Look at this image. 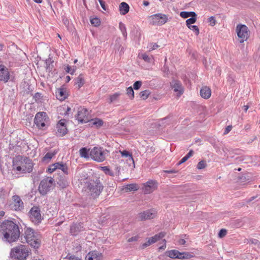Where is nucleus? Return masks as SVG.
<instances>
[{
    "instance_id": "1",
    "label": "nucleus",
    "mask_w": 260,
    "mask_h": 260,
    "mask_svg": "<svg viewBox=\"0 0 260 260\" xmlns=\"http://www.w3.org/2000/svg\"><path fill=\"white\" fill-rule=\"evenodd\" d=\"M1 238L6 242L16 241L20 237L18 225L12 220H6L0 224Z\"/></svg>"
},
{
    "instance_id": "2",
    "label": "nucleus",
    "mask_w": 260,
    "mask_h": 260,
    "mask_svg": "<svg viewBox=\"0 0 260 260\" xmlns=\"http://www.w3.org/2000/svg\"><path fill=\"white\" fill-rule=\"evenodd\" d=\"M33 167L32 160L27 157L18 155L13 158V169L21 173H30L32 171Z\"/></svg>"
},
{
    "instance_id": "3",
    "label": "nucleus",
    "mask_w": 260,
    "mask_h": 260,
    "mask_svg": "<svg viewBox=\"0 0 260 260\" xmlns=\"http://www.w3.org/2000/svg\"><path fill=\"white\" fill-rule=\"evenodd\" d=\"M24 238L26 242L35 249H38L41 245L40 235L30 228L24 229Z\"/></svg>"
},
{
    "instance_id": "4",
    "label": "nucleus",
    "mask_w": 260,
    "mask_h": 260,
    "mask_svg": "<svg viewBox=\"0 0 260 260\" xmlns=\"http://www.w3.org/2000/svg\"><path fill=\"white\" fill-rule=\"evenodd\" d=\"M29 253L28 247L25 245H20L12 249L10 255L14 260H25Z\"/></svg>"
},
{
    "instance_id": "5",
    "label": "nucleus",
    "mask_w": 260,
    "mask_h": 260,
    "mask_svg": "<svg viewBox=\"0 0 260 260\" xmlns=\"http://www.w3.org/2000/svg\"><path fill=\"white\" fill-rule=\"evenodd\" d=\"M87 188L90 196L93 198H96L102 192L104 187L100 178L95 177L89 181Z\"/></svg>"
},
{
    "instance_id": "6",
    "label": "nucleus",
    "mask_w": 260,
    "mask_h": 260,
    "mask_svg": "<svg viewBox=\"0 0 260 260\" xmlns=\"http://www.w3.org/2000/svg\"><path fill=\"white\" fill-rule=\"evenodd\" d=\"M109 151L107 149H104L103 147H94L89 153L91 159L97 162H102L106 159V154Z\"/></svg>"
},
{
    "instance_id": "7",
    "label": "nucleus",
    "mask_w": 260,
    "mask_h": 260,
    "mask_svg": "<svg viewBox=\"0 0 260 260\" xmlns=\"http://www.w3.org/2000/svg\"><path fill=\"white\" fill-rule=\"evenodd\" d=\"M54 184V180L51 177H47L41 181L39 186V191L42 196L46 195Z\"/></svg>"
},
{
    "instance_id": "8",
    "label": "nucleus",
    "mask_w": 260,
    "mask_h": 260,
    "mask_svg": "<svg viewBox=\"0 0 260 260\" xmlns=\"http://www.w3.org/2000/svg\"><path fill=\"white\" fill-rule=\"evenodd\" d=\"M34 123L39 129H45L50 124V119L48 115H36Z\"/></svg>"
},
{
    "instance_id": "9",
    "label": "nucleus",
    "mask_w": 260,
    "mask_h": 260,
    "mask_svg": "<svg viewBox=\"0 0 260 260\" xmlns=\"http://www.w3.org/2000/svg\"><path fill=\"white\" fill-rule=\"evenodd\" d=\"M236 32L238 37L240 39L241 43L246 41L249 37V33L248 28L244 24H238L236 26Z\"/></svg>"
},
{
    "instance_id": "10",
    "label": "nucleus",
    "mask_w": 260,
    "mask_h": 260,
    "mask_svg": "<svg viewBox=\"0 0 260 260\" xmlns=\"http://www.w3.org/2000/svg\"><path fill=\"white\" fill-rule=\"evenodd\" d=\"M29 218L35 224L39 223L43 219L41 214V210L39 207L33 206L29 211Z\"/></svg>"
},
{
    "instance_id": "11",
    "label": "nucleus",
    "mask_w": 260,
    "mask_h": 260,
    "mask_svg": "<svg viewBox=\"0 0 260 260\" xmlns=\"http://www.w3.org/2000/svg\"><path fill=\"white\" fill-rule=\"evenodd\" d=\"M157 212L154 209H151L139 213L137 218L139 221H145L154 218L156 216Z\"/></svg>"
},
{
    "instance_id": "12",
    "label": "nucleus",
    "mask_w": 260,
    "mask_h": 260,
    "mask_svg": "<svg viewBox=\"0 0 260 260\" xmlns=\"http://www.w3.org/2000/svg\"><path fill=\"white\" fill-rule=\"evenodd\" d=\"M149 19L152 25H161L167 22L168 17L166 15L158 13L151 16Z\"/></svg>"
},
{
    "instance_id": "13",
    "label": "nucleus",
    "mask_w": 260,
    "mask_h": 260,
    "mask_svg": "<svg viewBox=\"0 0 260 260\" xmlns=\"http://www.w3.org/2000/svg\"><path fill=\"white\" fill-rule=\"evenodd\" d=\"M67 122V121L65 119H61L57 123L56 135L57 137H63L68 133Z\"/></svg>"
},
{
    "instance_id": "14",
    "label": "nucleus",
    "mask_w": 260,
    "mask_h": 260,
    "mask_svg": "<svg viewBox=\"0 0 260 260\" xmlns=\"http://www.w3.org/2000/svg\"><path fill=\"white\" fill-rule=\"evenodd\" d=\"M81 115H77V119L81 123H85L88 122H90V124L94 125L96 127L99 128L103 125V121L102 119L99 118L91 119L88 120L87 117H84L82 118L80 116Z\"/></svg>"
},
{
    "instance_id": "15",
    "label": "nucleus",
    "mask_w": 260,
    "mask_h": 260,
    "mask_svg": "<svg viewBox=\"0 0 260 260\" xmlns=\"http://www.w3.org/2000/svg\"><path fill=\"white\" fill-rule=\"evenodd\" d=\"M157 182L154 180H149L144 184L143 189L145 193H150L156 189L157 187Z\"/></svg>"
},
{
    "instance_id": "16",
    "label": "nucleus",
    "mask_w": 260,
    "mask_h": 260,
    "mask_svg": "<svg viewBox=\"0 0 260 260\" xmlns=\"http://www.w3.org/2000/svg\"><path fill=\"white\" fill-rule=\"evenodd\" d=\"M85 230L83 223H73L70 226V233L73 236H77L79 233Z\"/></svg>"
},
{
    "instance_id": "17",
    "label": "nucleus",
    "mask_w": 260,
    "mask_h": 260,
    "mask_svg": "<svg viewBox=\"0 0 260 260\" xmlns=\"http://www.w3.org/2000/svg\"><path fill=\"white\" fill-rule=\"evenodd\" d=\"M171 86L175 92H177V96H180L184 92V88L182 83L178 80H173L171 83Z\"/></svg>"
},
{
    "instance_id": "18",
    "label": "nucleus",
    "mask_w": 260,
    "mask_h": 260,
    "mask_svg": "<svg viewBox=\"0 0 260 260\" xmlns=\"http://www.w3.org/2000/svg\"><path fill=\"white\" fill-rule=\"evenodd\" d=\"M9 73L4 66L0 65V81L7 82L9 79Z\"/></svg>"
},
{
    "instance_id": "19",
    "label": "nucleus",
    "mask_w": 260,
    "mask_h": 260,
    "mask_svg": "<svg viewBox=\"0 0 260 260\" xmlns=\"http://www.w3.org/2000/svg\"><path fill=\"white\" fill-rule=\"evenodd\" d=\"M55 93L56 98L60 101L64 100L68 96L67 90L66 88L62 86L57 88Z\"/></svg>"
},
{
    "instance_id": "20",
    "label": "nucleus",
    "mask_w": 260,
    "mask_h": 260,
    "mask_svg": "<svg viewBox=\"0 0 260 260\" xmlns=\"http://www.w3.org/2000/svg\"><path fill=\"white\" fill-rule=\"evenodd\" d=\"M102 253L96 250L90 251L86 255V260H101Z\"/></svg>"
},
{
    "instance_id": "21",
    "label": "nucleus",
    "mask_w": 260,
    "mask_h": 260,
    "mask_svg": "<svg viewBox=\"0 0 260 260\" xmlns=\"http://www.w3.org/2000/svg\"><path fill=\"white\" fill-rule=\"evenodd\" d=\"M13 198L14 202L15 209L16 210L22 209L23 208V203L20 198L18 196L15 195L13 197Z\"/></svg>"
},
{
    "instance_id": "22",
    "label": "nucleus",
    "mask_w": 260,
    "mask_h": 260,
    "mask_svg": "<svg viewBox=\"0 0 260 260\" xmlns=\"http://www.w3.org/2000/svg\"><path fill=\"white\" fill-rule=\"evenodd\" d=\"M57 184L61 189L66 188L69 185L67 178L64 176H59V177L58 178V180L57 181Z\"/></svg>"
},
{
    "instance_id": "23",
    "label": "nucleus",
    "mask_w": 260,
    "mask_h": 260,
    "mask_svg": "<svg viewBox=\"0 0 260 260\" xmlns=\"http://www.w3.org/2000/svg\"><path fill=\"white\" fill-rule=\"evenodd\" d=\"M211 91L210 88L207 86L203 87L200 90L201 96L205 99L209 98L211 96Z\"/></svg>"
},
{
    "instance_id": "24",
    "label": "nucleus",
    "mask_w": 260,
    "mask_h": 260,
    "mask_svg": "<svg viewBox=\"0 0 260 260\" xmlns=\"http://www.w3.org/2000/svg\"><path fill=\"white\" fill-rule=\"evenodd\" d=\"M129 9L128 5L125 2H122L119 5V10L121 15H125L128 12Z\"/></svg>"
},
{
    "instance_id": "25",
    "label": "nucleus",
    "mask_w": 260,
    "mask_h": 260,
    "mask_svg": "<svg viewBox=\"0 0 260 260\" xmlns=\"http://www.w3.org/2000/svg\"><path fill=\"white\" fill-rule=\"evenodd\" d=\"M171 121V116H168L165 118H161L157 122V125L158 127L165 126L169 124Z\"/></svg>"
},
{
    "instance_id": "26",
    "label": "nucleus",
    "mask_w": 260,
    "mask_h": 260,
    "mask_svg": "<svg viewBox=\"0 0 260 260\" xmlns=\"http://www.w3.org/2000/svg\"><path fill=\"white\" fill-rule=\"evenodd\" d=\"M76 112L77 114H85L86 112H89L88 110L84 107L76 106L72 112Z\"/></svg>"
},
{
    "instance_id": "27",
    "label": "nucleus",
    "mask_w": 260,
    "mask_h": 260,
    "mask_svg": "<svg viewBox=\"0 0 260 260\" xmlns=\"http://www.w3.org/2000/svg\"><path fill=\"white\" fill-rule=\"evenodd\" d=\"M138 189V185L136 184H127L125 186L124 188L123 189L126 192L132 191H136Z\"/></svg>"
},
{
    "instance_id": "28",
    "label": "nucleus",
    "mask_w": 260,
    "mask_h": 260,
    "mask_svg": "<svg viewBox=\"0 0 260 260\" xmlns=\"http://www.w3.org/2000/svg\"><path fill=\"white\" fill-rule=\"evenodd\" d=\"M56 165L58 166L57 169L61 170L65 174H68V167L66 164L58 162H56Z\"/></svg>"
},
{
    "instance_id": "29",
    "label": "nucleus",
    "mask_w": 260,
    "mask_h": 260,
    "mask_svg": "<svg viewBox=\"0 0 260 260\" xmlns=\"http://www.w3.org/2000/svg\"><path fill=\"white\" fill-rule=\"evenodd\" d=\"M251 159V157L248 155H241L235 157V160L237 162H242L245 161V162H248V161Z\"/></svg>"
},
{
    "instance_id": "30",
    "label": "nucleus",
    "mask_w": 260,
    "mask_h": 260,
    "mask_svg": "<svg viewBox=\"0 0 260 260\" xmlns=\"http://www.w3.org/2000/svg\"><path fill=\"white\" fill-rule=\"evenodd\" d=\"M58 112L60 113L64 112V114H69L70 112H72L71 108L66 105L60 106L58 109Z\"/></svg>"
},
{
    "instance_id": "31",
    "label": "nucleus",
    "mask_w": 260,
    "mask_h": 260,
    "mask_svg": "<svg viewBox=\"0 0 260 260\" xmlns=\"http://www.w3.org/2000/svg\"><path fill=\"white\" fill-rule=\"evenodd\" d=\"M80 155L85 158H89V149L86 147H82L79 150Z\"/></svg>"
},
{
    "instance_id": "32",
    "label": "nucleus",
    "mask_w": 260,
    "mask_h": 260,
    "mask_svg": "<svg viewBox=\"0 0 260 260\" xmlns=\"http://www.w3.org/2000/svg\"><path fill=\"white\" fill-rule=\"evenodd\" d=\"M180 16L183 18H187L189 17L197 16V14L194 12L182 11L180 12Z\"/></svg>"
},
{
    "instance_id": "33",
    "label": "nucleus",
    "mask_w": 260,
    "mask_h": 260,
    "mask_svg": "<svg viewBox=\"0 0 260 260\" xmlns=\"http://www.w3.org/2000/svg\"><path fill=\"white\" fill-rule=\"evenodd\" d=\"M178 250H168L166 252V255L171 258H177L178 257Z\"/></svg>"
},
{
    "instance_id": "34",
    "label": "nucleus",
    "mask_w": 260,
    "mask_h": 260,
    "mask_svg": "<svg viewBox=\"0 0 260 260\" xmlns=\"http://www.w3.org/2000/svg\"><path fill=\"white\" fill-rule=\"evenodd\" d=\"M84 83L85 82L83 75L82 74H80L76 79L75 84L78 85L79 88H80L84 85Z\"/></svg>"
},
{
    "instance_id": "35",
    "label": "nucleus",
    "mask_w": 260,
    "mask_h": 260,
    "mask_svg": "<svg viewBox=\"0 0 260 260\" xmlns=\"http://www.w3.org/2000/svg\"><path fill=\"white\" fill-rule=\"evenodd\" d=\"M56 153L57 152L55 151L53 152H47L43 157L42 161H45L47 160H50Z\"/></svg>"
},
{
    "instance_id": "36",
    "label": "nucleus",
    "mask_w": 260,
    "mask_h": 260,
    "mask_svg": "<svg viewBox=\"0 0 260 260\" xmlns=\"http://www.w3.org/2000/svg\"><path fill=\"white\" fill-rule=\"evenodd\" d=\"M150 94V91L149 90H145L141 91L139 95L140 97L143 100H146Z\"/></svg>"
},
{
    "instance_id": "37",
    "label": "nucleus",
    "mask_w": 260,
    "mask_h": 260,
    "mask_svg": "<svg viewBox=\"0 0 260 260\" xmlns=\"http://www.w3.org/2000/svg\"><path fill=\"white\" fill-rule=\"evenodd\" d=\"M119 27L120 30L121 31L123 37L126 38L127 32L125 25L123 23L120 22L119 24Z\"/></svg>"
},
{
    "instance_id": "38",
    "label": "nucleus",
    "mask_w": 260,
    "mask_h": 260,
    "mask_svg": "<svg viewBox=\"0 0 260 260\" xmlns=\"http://www.w3.org/2000/svg\"><path fill=\"white\" fill-rule=\"evenodd\" d=\"M153 243H154V241L152 240V239H151V238H150L147 241V242H145V243H143L142 245H141L139 248L141 249H144Z\"/></svg>"
},
{
    "instance_id": "39",
    "label": "nucleus",
    "mask_w": 260,
    "mask_h": 260,
    "mask_svg": "<svg viewBox=\"0 0 260 260\" xmlns=\"http://www.w3.org/2000/svg\"><path fill=\"white\" fill-rule=\"evenodd\" d=\"M126 94L131 99H133L134 98V91L131 86L126 89Z\"/></svg>"
},
{
    "instance_id": "40",
    "label": "nucleus",
    "mask_w": 260,
    "mask_h": 260,
    "mask_svg": "<svg viewBox=\"0 0 260 260\" xmlns=\"http://www.w3.org/2000/svg\"><path fill=\"white\" fill-rule=\"evenodd\" d=\"M64 70L67 73H70L73 75L76 70V68L75 67L72 68L71 66L67 65L64 66Z\"/></svg>"
},
{
    "instance_id": "41",
    "label": "nucleus",
    "mask_w": 260,
    "mask_h": 260,
    "mask_svg": "<svg viewBox=\"0 0 260 260\" xmlns=\"http://www.w3.org/2000/svg\"><path fill=\"white\" fill-rule=\"evenodd\" d=\"M197 21V16L191 17V18L188 19L186 21V23L187 26H189L191 25V24L194 23Z\"/></svg>"
},
{
    "instance_id": "42",
    "label": "nucleus",
    "mask_w": 260,
    "mask_h": 260,
    "mask_svg": "<svg viewBox=\"0 0 260 260\" xmlns=\"http://www.w3.org/2000/svg\"><path fill=\"white\" fill-rule=\"evenodd\" d=\"M91 23L94 26H98L100 24L101 21L98 18H93L90 19Z\"/></svg>"
},
{
    "instance_id": "43",
    "label": "nucleus",
    "mask_w": 260,
    "mask_h": 260,
    "mask_svg": "<svg viewBox=\"0 0 260 260\" xmlns=\"http://www.w3.org/2000/svg\"><path fill=\"white\" fill-rule=\"evenodd\" d=\"M207 166L206 162L205 160H201L197 165V168L199 170L204 169Z\"/></svg>"
},
{
    "instance_id": "44",
    "label": "nucleus",
    "mask_w": 260,
    "mask_h": 260,
    "mask_svg": "<svg viewBox=\"0 0 260 260\" xmlns=\"http://www.w3.org/2000/svg\"><path fill=\"white\" fill-rule=\"evenodd\" d=\"M57 167H58V166H57V165H56V162L54 163V164H52L49 166V167L48 168V169L47 170V171L49 173H51L53 172L54 171H55L56 170H57Z\"/></svg>"
},
{
    "instance_id": "45",
    "label": "nucleus",
    "mask_w": 260,
    "mask_h": 260,
    "mask_svg": "<svg viewBox=\"0 0 260 260\" xmlns=\"http://www.w3.org/2000/svg\"><path fill=\"white\" fill-rule=\"evenodd\" d=\"M141 57L147 62H151L152 60V56H149L146 54H142L141 55Z\"/></svg>"
},
{
    "instance_id": "46",
    "label": "nucleus",
    "mask_w": 260,
    "mask_h": 260,
    "mask_svg": "<svg viewBox=\"0 0 260 260\" xmlns=\"http://www.w3.org/2000/svg\"><path fill=\"white\" fill-rule=\"evenodd\" d=\"M188 28L190 30H193L195 32L196 36H198L199 34V29L197 26L190 25L188 26Z\"/></svg>"
},
{
    "instance_id": "47",
    "label": "nucleus",
    "mask_w": 260,
    "mask_h": 260,
    "mask_svg": "<svg viewBox=\"0 0 260 260\" xmlns=\"http://www.w3.org/2000/svg\"><path fill=\"white\" fill-rule=\"evenodd\" d=\"M121 155L122 156L129 157V158L133 160V156H132V154H131L128 151L123 150L121 152Z\"/></svg>"
},
{
    "instance_id": "48",
    "label": "nucleus",
    "mask_w": 260,
    "mask_h": 260,
    "mask_svg": "<svg viewBox=\"0 0 260 260\" xmlns=\"http://www.w3.org/2000/svg\"><path fill=\"white\" fill-rule=\"evenodd\" d=\"M227 234L226 230L224 229H221L218 234V236L219 238H222L224 237Z\"/></svg>"
},
{
    "instance_id": "49",
    "label": "nucleus",
    "mask_w": 260,
    "mask_h": 260,
    "mask_svg": "<svg viewBox=\"0 0 260 260\" xmlns=\"http://www.w3.org/2000/svg\"><path fill=\"white\" fill-rule=\"evenodd\" d=\"M158 47V45H157L156 43L153 44V43H150L148 44L147 48L149 49V51H150L151 50H153L156 49Z\"/></svg>"
},
{
    "instance_id": "50",
    "label": "nucleus",
    "mask_w": 260,
    "mask_h": 260,
    "mask_svg": "<svg viewBox=\"0 0 260 260\" xmlns=\"http://www.w3.org/2000/svg\"><path fill=\"white\" fill-rule=\"evenodd\" d=\"M103 170L104 171L105 173L106 174L109 175L111 176H114V173L109 168H108L107 167H103Z\"/></svg>"
},
{
    "instance_id": "51",
    "label": "nucleus",
    "mask_w": 260,
    "mask_h": 260,
    "mask_svg": "<svg viewBox=\"0 0 260 260\" xmlns=\"http://www.w3.org/2000/svg\"><path fill=\"white\" fill-rule=\"evenodd\" d=\"M142 85V82L141 81H137L135 82L134 84V88L135 90H138L140 89L141 86Z\"/></svg>"
},
{
    "instance_id": "52",
    "label": "nucleus",
    "mask_w": 260,
    "mask_h": 260,
    "mask_svg": "<svg viewBox=\"0 0 260 260\" xmlns=\"http://www.w3.org/2000/svg\"><path fill=\"white\" fill-rule=\"evenodd\" d=\"M119 95V93H115L114 94L111 95L110 98V103H112L115 101L117 99Z\"/></svg>"
},
{
    "instance_id": "53",
    "label": "nucleus",
    "mask_w": 260,
    "mask_h": 260,
    "mask_svg": "<svg viewBox=\"0 0 260 260\" xmlns=\"http://www.w3.org/2000/svg\"><path fill=\"white\" fill-rule=\"evenodd\" d=\"M208 21L210 23V25L211 26H214L216 23V21L215 20V18L214 16H211L209 18Z\"/></svg>"
},
{
    "instance_id": "54",
    "label": "nucleus",
    "mask_w": 260,
    "mask_h": 260,
    "mask_svg": "<svg viewBox=\"0 0 260 260\" xmlns=\"http://www.w3.org/2000/svg\"><path fill=\"white\" fill-rule=\"evenodd\" d=\"M232 223L237 227L241 226L243 224L242 221L241 219L235 220L233 221Z\"/></svg>"
},
{
    "instance_id": "55",
    "label": "nucleus",
    "mask_w": 260,
    "mask_h": 260,
    "mask_svg": "<svg viewBox=\"0 0 260 260\" xmlns=\"http://www.w3.org/2000/svg\"><path fill=\"white\" fill-rule=\"evenodd\" d=\"M193 256V255L189 252H184L183 256H182V257L183 258V259H189L191 257H192Z\"/></svg>"
},
{
    "instance_id": "56",
    "label": "nucleus",
    "mask_w": 260,
    "mask_h": 260,
    "mask_svg": "<svg viewBox=\"0 0 260 260\" xmlns=\"http://www.w3.org/2000/svg\"><path fill=\"white\" fill-rule=\"evenodd\" d=\"M139 238V237L138 236H134V237H132L130 238H129L127 240V242H134V241H137L138 240Z\"/></svg>"
},
{
    "instance_id": "57",
    "label": "nucleus",
    "mask_w": 260,
    "mask_h": 260,
    "mask_svg": "<svg viewBox=\"0 0 260 260\" xmlns=\"http://www.w3.org/2000/svg\"><path fill=\"white\" fill-rule=\"evenodd\" d=\"M232 128V125H228V126H226L225 128L223 134L224 135L228 134L231 131Z\"/></svg>"
},
{
    "instance_id": "58",
    "label": "nucleus",
    "mask_w": 260,
    "mask_h": 260,
    "mask_svg": "<svg viewBox=\"0 0 260 260\" xmlns=\"http://www.w3.org/2000/svg\"><path fill=\"white\" fill-rule=\"evenodd\" d=\"M188 158L186 156H184L177 163L176 165L179 166L181 165V164L185 162Z\"/></svg>"
},
{
    "instance_id": "59",
    "label": "nucleus",
    "mask_w": 260,
    "mask_h": 260,
    "mask_svg": "<svg viewBox=\"0 0 260 260\" xmlns=\"http://www.w3.org/2000/svg\"><path fill=\"white\" fill-rule=\"evenodd\" d=\"M52 62L51 61V58H48V59L46 60V66H47V69H48L49 70L51 69V67H50V64Z\"/></svg>"
},
{
    "instance_id": "60",
    "label": "nucleus",
    "mask_w": 260,
    "mask_h": 260,
    "mask_svg": "<svg viewBox=\"0 0 260 260\" xmlns=\"http://www.w3.org/2000/svg\"><path fill=\"white\" fill-rule=\"evenodd\" d=\"M34 98L36 101L40 100L42 98V94L37 92L35 94Z\"/></svg>"
},
{
    "instance_id": "61",
    "label": "nucleus",
    "mask_w": 260,
    "mask_h": 260,
    "mask_svg": "<svg viewBox=\"0 0 260 260\" xmlns=\"http://www.w3.org/2000/svg\"><path fill=\"white\" fill-rule=\"evenodd\" d=\"M98 1L99 2L100 5L101 6L103 9L106 10V8L105 5V2H104L103 0H98Z\"/></svg>"
},
{
    "instance_id": "62",
    "label": "nucleus",
    "mask_w": 260,
    "mask_h": 260,
    "mask_svg": "<svg viewBox=\"0 0 260 260\" xmlns=\"http://www.w3.org/2000/svg\"><path fill=\"white\" fill-rule=\"evenodd\" d=\"M150 238L151 239H152V240L154 241V243L160 240L156 234L154 236L151 237Z\"/></svg>"
},
{
    "instance_id": "63",
    "label": "nucleus",
    "mask_w": 260,
    "mask_h": 260,
    "mask_svg": "<svg viewBox=\"0 0 260 260\" xmlns=\"http://www.w3.org/2000/svg\"><path fill=\"white\" fill-rule=\"evenodd\" d=\"M194 153V151L192 150H190L188 153L185 155L188 158L190 157Z\"/></svg>"
},
{
    "instance_id": "64",
    "label": "nucleus",
    "mask_w": 260,
    "mask_h": 260,
    "mask_svg": "<svg viewBox=\"0 0 260 260\" xmlns=\"http://www.w3.org/2000/svg\"><path fill=\"white\" fill-rule=\"evenodd\" d=\"M69 260H81V259L79 258L78 257H77L74 255H72V256H69Z\"/></svg>"
}]
</instances>
